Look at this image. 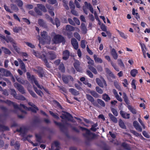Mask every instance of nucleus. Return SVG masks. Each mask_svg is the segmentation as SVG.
<instances>
[{
  "label": "nucleus",
  "mask_w": 150,
  "mask_h": 150,
  "mask_svg": "<svg viewBox=\"0 0 150 150\" xmlns=\"http://www.w3.org/2000/svg\"><path fill=\"white\" fill-rule=\"evenodd\" d=\"M79 127L82 131L86 130V133L83 134L82 135L87 140H91L96 137V135L91 132L89 129L81 126H79Z\"/></svg>",
  "instance_id": "f257e3e1"
},
{
  "label": "nucleus",
  "mask_w": 150,
  "mask_h": 150,
  "mask_svg": "<svg viewBox=\"0 0 150 150\" xmlns=\"http://www.w3.org/2000/svg\"><path fill=\"white\" fill-rule=\"evenodd\" d=\"M52 41L54 43L58 44L62 43L63 45L65 42V40L64 37L59 34L55 35L53 37Z\"/></svg>",
  "instance_id": "f03ea898"
},
{
  "label": "nucleus",
  "mask_w": 150,
  "mask_h": 150,
  "mask_svg": "<svg viewBox=\"0 0 150 150\" xmlns=\"http://www.w3.org/2000/svg\"><path fill=\"white\" fill-rule=\"evenodd\" d=\"M123 98L124 99L125 102L126 103V104L127 105V107L129 110L134 114H137V111L132 106L129 105V102L126 93L124 92L123 93Z\"/></svg>",
  "instance_id": "7ed1b4c3"
},
{
  "label": "nucleus",
  "mask_w": 150,
  "mask_h": 150,
  "mask_svg": "<svg viewBox=\"0 0 150 150\" xmlns=\"http://www.w3.org/2000/svg\"><path fill=\"white\" fill-rule=\"evenodd\" d=\"M32 69L33 71L38 75L39 77L42 79L45 76L46 72L42 67L38 66L36 67V69L33 68Z\"/></svg>",
  "instance_id": "20e7f679"
},
{
  "label": "nucleus",
  "mask_w": 150,
  "mask_h": 150,
  "mask_svg": "<svg viewBox=\"0 0 150 150\" xmlns=\"http://www.w3.org/2000/svg\"><path fill=\"white\" fill-rule=\"evenodd\" d=\"M46 18L53 25H56L57 28H58L60 25V21L58 18H56L54 21L52 18L48 14L45 15Z\"/></svg>",
  "instance_id": "39448f33"
},
{
  "label": "nucleus",
  "mask_w": 150,
  "mask_h": 150,
  "mask_svg": "<svg viewBox=\"0 0 150 150\" xmlns=\"http://www.w3.org/2000/svg\"><path fill=\"white\" fill-rule=\"evenodd\" d=\"M15 88H16L18 91L22 94L25 93V88L22 85L16 82L14 84Z\"/></svg>",
  "instance_id": "423d86ee"
},
{
  "label": "nucleus",
  "mask_w": 150,
  "mask_h": 150,
  "mask_svg": "<svg viewBox=\"0 0 150 150\" xmlns=\"http://www.w3.org/2000/svg\"><path fill=\"white\" fill-rule=\"evenodd\" d=\"M16 131L20 133L21 136L22 137H24L26 135L27 129L26 127H20L19 129H16Z\"/></svg>",
  "instance_id": "0eeeda50"
},
{
  "label": "nucleus",
  "mask_w": 150,
  "mask_h": 150,
  "mask_svg": "<svg viewBox=\"0 0 150 150\" xmlns=\"http://www.w3.org/2000/svg\"><path fill=\"white\" fill-rule=\"evenodd\" d=\"M10 43L12 45L16 52L18 53H19L20 52V49L17 46L16 42L15 41V40L10 37Z\"/></svg>",
  "instance_id": "6e6552de"
},
{
  "label": "nucleus",
  "mask_w": 150,
  "mask_h": 150,
  "mask_svg": "<svg viewBox=\"0 0 150 150\" xmlns=\"http://www.w3.org/2000/svg\"><path fill=\"white\" fill-rule=\"evenodd\" d=\"M62 79L63 81L66 84L68 83L69 81L73 82L74 80L73 78L70 75L63 76Z\"/></svg>",
  "instance_id": "1a4fd4ad"
},
{
  "label": "nucleus",
  "mask_w": 150,
  "mask_h": 150,
  "mask_svg": "<svg viewBox=\"0 0 150 150\" xmlns=\"http://www.w3.org/2000/svg\"><path fill=\"white\" fill-rule=\"evenodd\" d=\"M70 54L69 51L67 50H64L62 52V59L64 60H67L69 58Z\"/></svg>",
  "instance_id": "9d476101"
},
{
  "label": "nucleus",
  "mask_w": 150,
  "mask_h": 150,
  "mask_svg": "<svg viewBox=\"0 0 150 150\" xmlns=\"http://www.w3.org/2000/svg\"><path fill=\"white\" fill-rule=\"evenodd\" d=\"M96 81L98 84L101 88H103L104 84L105 86H107L105 81L104 79L103 80V82H102L99 79L96 78Z\"/></svg>",
  "instance_id": "9b49d317"
},
{
  "label": "nucleus",
  "mask_w": 150,
  "mask_h": 150,
  "mask_svg": "<svg viewBox=\"0 0 150 150\" xmlns=\"http://www.w3.org/2000/svg\"><path fill=\"white\" fill-rule=\"evenodd\" d=\"M86 96L87 99L91 102L94 105H97V104L96 102L95 101L94 99L89 94H86Z\"/></svg>",
  "instance_id": "f8f14e48"
},
{
  "label": "nucleus",
  "mask_w": 150,
  "mask_h": 150,
  "mask_svg": "<svg viewBox=\"0 0 150 150\" xmlns=\"http://www.w3.org/2000/svg\"><path fill=\"white\" fill-rule=\"evenodd\" d=\"M71 44L74 48L77 50L79 47V45L77 40L74 38H72L71 40Z\"/></svg>",
  "instance_id": "ddd939ff"
},
{
  "label": "nucleus",
  "mask_w": 150,
  "mask_h": 150,
  "mask_svg": "<svg viewBox=\"0 0 150 150\" xmlns=\"http://www.w3.org/2000/svg\"><path fill=\"white\" fill-rule=\"evenodd\" d=\"M41 122L40 119L38 117H36L33 120L31 124L32 127H36V124L40 123Z\"/></svg>",
  "instance_id": "4468645a"
},
{
  "label": "nucleus",
  "mask_w": 150,
  "mask_h": 150,
  "mask_svg": "<svg viewBox=\"0 0 150 150\" xmlns=\"http://www.w3.org/2000/svg\"><path fill=\"white\" fill-rule=\"evenodd\" d=\"M32 53L37 57L40 58L42 60L46 57L45 54H40L38 51H36L34 50H33Z\"/></svg>",
  "instance_id": "2eb2a0df"
},
{
  "label": "nucleus",
  "mask_w": 150,
  "mask_h": 150,
  "mask_svg": "<svg viewBox=\"0 0 150 150\" xmlns=\"http://www.w3.org/2000/svg\"><path fill=\"white\" fill-rule=\"evenodd\" d=\"M80 62L78 60L75 61L73 64V66L78 71H81V69L80 67Z\"/></svg>",
  "instance_id": "dca6fc26"
},
{
  "label": "nucleus",
  "mask_w": 150,
  "mask_h": 150,
  "mask_svg": "<svg viewBox=\"0 0 150 150\" xmlns=\"http://www.w3.org/2000/svg\"><path fill=\"white\" fill-rule=\"evenodd\" d=\"M66 113L67 114H62V115L60 116V117L63 119H67L68 120H70V118H72L73 117L69 112H66Z\"/></svg>",
  "instance_id": "f3484780"
},
{
  "label": "nucleus",
  "mask_w": 150,
  "mask_h": 150,
  "mask_svg": "<svg viewBox=\"0 0 150 150\" xmlns=\"http://www.w3.org/2000/svg\"><path fill=\"white\" fill-rule=\"evenodd\" d=\"M38 24L40 26L45 28H46L47 27V25L46 22L42 19H38Z\"/></svg>",
  "instance_id": "a211bd4d"
},
{
  "label": "nucleus",
  "mask_w": 150,
  "mask_h": 150,
  "mask_svg": "<svg viewBox=\"0 0 150 150\" xmlns=\"http://www.w3.org/2000/svg\"><path fill=\"white\" fill-rule=\"evenodd\" d=\"M133 125L134 127L136 130L140 132L142 131V129L141 127L139 125V124L137 121H134L133 122Z\"/></svg>",
  "instance_id": "6ab92c4d"
},
{
  "label": "nucleus",
  "mask_w": 150,
  "mask_h": 150,
  "mask_svg": "<svg viewBox=\"0 0 150 150\" xmlns=\"http://www.w3.org/2000/svg\"><path fill=\"white\" fill-rule=\"evenodd\" d=\"M6 117H5L4 118L5 121L4 123H0V131H6L8 130L9 129L8 127L4 125L6 122Z\"/></svg>",
  "instance_id": "aec40b11"
},
{
  "label": "nucleus",
  "mask_w": 150,
  "mask_h": 150,
  "mask_svg": "<svg viewBox=\"0 0 150 150\" xmlns=\"http://www.w3.org/2000/svg\"><path fill=\"white\" fill-rule=\"evenodd\" d=\"M54 123L57 126H59L60 128V130L62 132H63L64 129L65 128V127L64 125L62 124L60 122H58L56 121H54Z\"/></svg>",
  "instance_id": "412c9836"
},
{
  "label": "nucleus",
  "mask_w": 150,
  "mask_h": 150,
  "mask_svg": "<svg viewBox=\"0 0 150 150\" xmlns=\"http://www.w3.org/2000/svg\"><path fill=\"white\" fill-rule=\"evenodd\" d=\"M120 114L121 116L124 118L129 119L130 117V114L127 113L123 111L120 110Z\"/></svg>",
  "instance_id": "4be33fe9"
},
{
  "label": "nucleus",
  "mask_w": 150,
  "mask_h": 150,
  "mask_svg": "<svg viewBox=\"0 0 150 150\" xmlns=\"http://www.w3.org/2000/svg\"><path fill=\"white\" fill-rule=\"evenodd\" d=\"M10 144L11 146H13L15 149L17 150H19L20 147V144L19 142L16 141L15 143L14 144L12 141L10 142Z\"/></svg>",
  "instance_id": "5701e85b"
},
{
  "label": "nucleus",
  "mask_w": 150,
  "mask_h": 150,
  "mask_svg": "<svg viewBox=\"0 0 150 150\" xmlns=\"http://www.w3.org/2000/svg\"><path fill=\"white\" fill-rule=\"evenodd\" d=\"M111 54L114 59H116L118 58V55L116 50L114 48H112L110 52Z\"/></svg>",
  "instance_id": "b1692460"
},
{
  "label": "nucleus",
  "mask_w": 150,
  "mask_h": 150,
  "mask_svg": "<svg viewBox=\"0 0 150 150\" xmlns=\"http://www.w3.org/2000/svg\"><path fill=\"white\" fill-rule=\"evenodd\" d=\"M26 76L28 80H30L32 81H34L36 79L34 75L31 76L30 73L28 72L26 73Z\"/></svg>",
  "instance_id": "393cba45"
},
{
  "label": "nucleus",
  "mask_w": 150,
  "mask_h": 150,
  "mask_svg": "<svg viewBox=\"0 0 150 150\" xmlns=\"http://www.w3.org/2000/svg\"><path fill=\"white\" fill-rule=\"evenodd\" d=\"M37 7L38 9L44 12H46L47 11V9L45 8V6L42 4H37Z\"/></svg>",
  "instance_id": "a878e982"
},
{
  "label": "nucleus",
  "mask_w": 150,
  "mask_h": 150,
  "mask_svg": "<svg viewBox=\"0 0 150 150\" xmlns=\"http://www.w3.org/2000/svg\"><path fill=\"white\" fill-rule=\"evenodd\" d=\"M0 72L3 73L2 74L3 76H9V72L6 69L4 68L0 69Z\"/></svg>",
  "instance_id": "bb28decb"
},
{
  "label": "nucleus",
  "mask_w": 150,
  "mask_h": 150,
  "mask_svg": "<svg viewBox=\"0 0 150 150\" xmlns=\"http://www.w3.org/2000/svg\"><path fill=\"white\" fill-rule=\"evenodd\" d=\"M108 115L110 119L113 122L115 123H117V118L115 117H114L112 114L109 113L108 114Z\"/></svg>",
  "instance_id": "cd10ccee"
},
{
  "label": "nucleus",
  "mask_w": 150,
  "mask_h": 150,
  "mask_svg": "<svg viewBox=\"0 0 150 150\" xmlns=\"http://www.w3.org/2000/svg\"><path fill=\"white\" fill-rule=\"evenodd\" d=\"M69 91L72 95L74 96H77L79 94V91L74 88H71L69 89Z\"/></svg>",
  "instance_id": "c85d7f7f"
},
{
  "label": "nucleus",
  "mask_w": 150,
  "mask_h": 150,
  "mask_svg": "<svg viewBox=\"0 0 150 150\" xmlns=\"http://www.w3.org/2000/svg\"><path fill=\"white\" fill-rule=\"evenodd\" d=\"M16 80L18 82L23 85H26L29 83L28 82L27 80H23L20 78L16 79Z\"/></svg>",
  "instance_id": "c756f323"
},
{
  "label": "nucleus",
  "mask_w": 150,
  "mask_h": 150,
  "mask_svg": "<svg viewBox=\"0 0 150 150\" xmlns=\"http://www.w3.org/2000/svg\"><path fill=\"white\" fill-rule=\"evenodd\" d=\"M102 98L106 102H108L111 99L110 97L106 93H104L102 95Z\"/></svg>",
  "instance_id": "7c9ffc66"
},
{
  "label": "nucleus",
  "mask_w": 150,
  "mask_h": 150,
  "mask_svg": "<svg viewBox=\"0 0 150 150\" xmlns=\"http://www.w3.org/2000/svg\"><path fill=\"white\" fill-rule=\"evenodd\" d=\"M93 57L96 62L99 63L100 64L103 62V61L102 59L100 58L97 57L96 55L94 54Z\"/></svg>",
  "instance_id": "2f4dec72"
},
{
  "label": "nucleus",
  "mask_w": 150,
  "mask_h": 150,
  "mask_svg": "<svg viewBox=\"0 0 150 150\" xmlns=\"http://www.w3.org/2000/svg\"><path fill=\"white\" fill-rule=\"evenodd\" d=\"M118 122L119 125L120 127L124 129H126V127L122 119H119Z\"/></svg>",
  "instance_id": "473e14b6"
},
{
  "label": "nucleus",
  "mask_w": 150,
  "mask_h": 150,
  "mask_svg": "<svg viewBox=\"0 0 150 150\" xmlns=\"http://www.w3.org/2000/svg\"><path fill=\"white\" fill-rule=\"evenodd\" d=\"M86 7L88 8L92 13H93V8L92 5L90 3H88L87 2H85Z\"/></svg>",
  "instance_id": "72a5a7b5"
},
{
  "label": "nucleus",
  "mask_w": 150,
  "mask_h": 150,
  "mask_svg": "<svg viewBox=\"0 0 150 150\" xmlns=\"http://www.w3.org/2000/svg\"><path fill=\"white\" fill-rule=\"evenodd\" d=\"M121 146L124 147L125 149L130 150L131 148L129 144H128L125 142H123L122 143Z\"/></svg>",
  "instance_id": "f704fd0d"
},
{
  "label": "nucleus",
  "mask_w": 150,
  "mask_h": 150,
  "mask_svg": "<svg viewBox=\"0 0 150 150\" xmlns=\"http://www.w3.org/2000/svg\"><path fill=\"white\" fill-rule=\"evenodd\" d=\"M140 45L141 46V49H142V52L143 53L144 57H145L146 54V50H145L144 48L146 49V46L145 44H142L141 43H140Z\"/></svg>",
  "instance_id": "c9c22d12"
},
{
  "label": "nucleus",
  "mask_w": 150,
  "mask_h": 150,
  "mask_svg": "<svg viewBox=\"0 0 150 150\" xmlns=\"http://www.w3.org/2000/svg\"><path fill=\"white\" fill-rule=\"evenodd\" d=\"M56 57V55L52 53V52H50L48 55V59L50 60H53L55 59Z\"/></svg>",
  "instance_id": "e433bc0d"
},
{
  "label": "nucleus",
  "mask_w": 150,
  "mask_h": 150,
  "mask_svg": "<svg viewBox=\"0 0 150 150\" xmlns=\"http://www.w3.org/2000/svg\"><path fill=\"white\" fill-rule=\"evenodd\" d=\"M65 28L66 30L69 32L73 31L75 29L73 26L69 25H67L65 27Z\"/></svg>",
  "instance_id": "4c0bfd02"
},
{
  "label": "nucleus",
  "mask_w": 150,
  "mask_h": 150,
  "mask_svg": "<svg viewBox=\"0 0 150 150\" xmlns=\"http://www.w3.org/2000/svg\"><path fill=\"white\" fill-rule=\"evenodd\" d=\"M15 98L16 99L22 101L26 100V98L24 96L21 95H17Z\"/></svg>",
  "instance_id": "58836bf2"
},
{
  "label": "nucleus",
  "mask_w": 150,
  "mask_h": 150,
  "mask_svg": "<svg viewBox=\"0 0 150 150\" xmlns=\"http://www.w3.org/2000/svg\"><path fill=\"white\" fill-rule=\"evenodd\" d=\"M81 31L84 34L86 33L87 29L86 26H85V24L83 23H81Z\"/></svg>",
  "instance_id": "ea45409f"
},
{
  "label": "nucleus",
  "mask_w": 150,
  "mask_h": 150,
  "mask_svg": "<svg viewBox=\"0 0 150 150\" xmlns=\"http://www.w3.org/2000/svg\"><path fill=\"white\" fill-rule=\"evenodd\" d=\"M35 136L37 141L40 143L42 142V137L40 134H36Z\"/></svg>",
  "instance_id": "a19ab883"
},
{
  "label": "nucleus",
  "mask_w": 150,
  "mask_h": 150,
  "mask_svg": "<svg viewBox=\"0 0 150 150\" xmlns=\"http://www.w3.org/2000/svg\"><path fill=\"white\" fill-rule=\"evenodd\" d=\"M19 62L21 69L23 70L26 71L25 67L24 62L21 59L19 61Z\"/></svg>",
  "instance_id": "79ce46f5"
},
{
  "label": "nucleus",
  "mask_w": 150,
  "mask_h": 150,
  "mask_svg": "<svg viewBox=\"0 0 150 150\" xmlns=\"http://www.w3.org/2000/svg\"><path fill=\"white\" fill-rule=\"evenodd\" d=\"M138 73V71L136 69H134L132 70L130 72L131 75L133 77H135L136 74Z\"/></svg>",
  "instance_id": "37998d69"
},
{
  "label": "nucleus",
  "mask_w": 150,
  "mask_h": 150,
  "mask_svg": "<svg viewBox=\"0 0 150 150\" xmlns=\"http://www.w3.org/2000/svg\"><path fill=\"white\" fill-rule=\"evenodd\" d=\"M59 70H60L61 72L63 73L65 72V68L63 63H61L60 64V65H59Z\"/></svg>",
  "instance_id": "c03bdc74"
},
{
  "label": "nucleus",
  "mask_w": 150,
  "mask_h": 150,
  "mask_svg": "<svg viewBox=\"0 0 150 150\" xmlns=\"http://www.w3.org/2000/svg\"><path fill=\"white\" fill-rule=\"evenodd\" d=\"M34 88L35 91L39 96L42 97V95H43V93L40 90H38L37 88L35 86H34Z\"/></svg>",
  "instance_id": "a18cd8bd"
},
{
  "label": "nucleus",
  "mask_w": 150,
  "mask_h": 150,
  "mask_svg": "<svg viewBox=\"0 0 150 150\" xmlns=\"http://www.w3.org/2000/svg\"><path fill=\"white\" fill-rule=\"evenodd\" d=\"M88 68L90 69L95 74H97V72L96 69L93 67L92 66L89 65H88Z\"/></svg>",
  "instance_id": "49530a36"
},
{
  "label": "nucleus",
  "mask_w": 150,
  "mask_h": 150,
  "mask_svg": "<svg viewBox=\"0 0 150 150\" xmlns=\"http://www.w3.org/2000/svg\"><path fill=\"white\" fill-rule=\"evenodd\" d=\"M11 10L13 11L16 12L18 10L16 5L12 4L11 5Z\"/></svg>",
  "instance_id": "de8ad7c7"
},
{
  "label": "nucleus",
  "mask_w": 150,
  "mask_h": 150,
  "mask_svg": "<svg viewBox=\"0 0 150 150\" xmlns=\"http://www.w3.org/2000/svg\"><path fill=\"white\" fill-rule=\"evenodd\" d=\"M22 29V28L21 27L15 26L13 28V30L15 33H17L20 31Z\"/></svg>",
  "instance_id": "09e8293b"
},
{
  "label": "nucleus",
  "mask_w": 150,
  "mask_h": 150,
  "mask_svg": "<svg viewBox=\"0 0 150 150\" xmlns=\"http://www.w3.org/2000/svg\"><path fill=\"white\" fill-rule=\"evenodd\" d=\"M116 30L122 37L125 39H127V35H125L124 33L120 31L119 30H118V29H116Z\"/></svg>",
  "instance_id": "8fccbe9b"
},
{
  "label": "nucleus",
  "mask_w": 150,
  "mask_h": 150,
  "mask_svg": "<svg viewBox=\"0 0 150 150\" xmlns=\"http://www.w3.org/2000/svg\"><path fill=\"white\" fill-rule=\"evenodd\" d=\"M89 93L94 98H99V95L96 92L93 91H90Z\"/></svg>",
  "instance_id": "3c124183"
},
{
  "label": "nucleus",
  "mask_w": 150,
  "mask_h": 150,
  "mask_svg": "<svg viewBox=\"0 0 150 150\" xmlns=\"http://www.w3.org/2000/svg\"><path fill=\"white\" fill-rule=\"evenodd\" d=\"M63 5L65 8L67 10L69 9L68 6V2L66 0H63Z\"/></svg>",
  "instance_id": "603ef678"
},
{
  "label": "nucleus",
  "mask_w": 150,
  "mask_h": 150,
  "mask_svg": "<svg viewBox=\"0 0 150 150\" xmlns=\"http://www.w3.org/2000/svg\"><path fill=\"white\" fill-rule=\"evenodd\" d=\"M87 42L86 41V40H82L81 41V48L83 49H84L86 47V44H87Z\"/></svg>",
  "instance_id": "864d4df0"
},
{
  "label": "nucleus",
  "mask_w": 150,
  "mask_h": 150,
  "mask_svg": "<svg viewBox=\"0 0 150 150\" xmlns=\"http://www.w3.org/2000/svg\"><path fill=\"white\" fill-rule=\"evenodd\" d=\"M15 3H16L17 5L20 7H22L23 5V3L21 0H16Z\"/></svg>",
  "instance_id": "5fc2aeb1"
},
{
  "label": "nucleus",
  "mask_w": 150,
  "mask_h": 150,
  "mask_svg": "<svg viewBox=\"0 0 150 150\" xmlns=\"http://www.w3.org/2000/svg\"><path fill=\"white\" fill-rule=\"evenodd\" d=\"M97 101L98 103L102 107H104L105 106V102L101 99H98L97 100Z\"/></svg>",
  "instance_id": "6e6d98bb"
},
{
  "label": "nucleus",
  "mask_w": 150,
  "mask_h": 150,
  "mask_svg": "<svg viewBox=\"0 0 150 150\" xmlns=\"http://www.w3.org/2000/svg\"><path fill=\"white\" fill-rule=\"evenodd\" d=\"M118 64L120 67L125 68V66L122 59H117Z\"/></svg>",
  "instance_id": "4d7b16f0"
},
{
  "label": "nucleus",
  "mask_w": 150,
  "mask_h": 150,
  "mask_svg": "<svg viewBox=\"0 0 150 150\" xmlns=\"http://www.w3.org/2000/svg\"><path fill=\"white\" fill-rule=\"evenodd\" d=\"M97 125H98L97 123L94 124L93 125H92L91 127L90 128V129L93 132L96 131L97 130V129H98V128H96V127H97Z\"/></svg>",
  "instance_id": "13d9d810"
},
{
  "label": "nucleus",
  "mask_w": 150,
  "mask_h": 150,
  "mask_svg": "<svg viewBox=\"0 0 150 150\" xmlns=\"http://www.w3.org/2000/svg\"><path fill=\"white\" fill-rule=\"evenodd\" d=\"M0 39L1 40H4L6 42H8V38L7 37L6 38L5 36L0 34Z\"/></svg>",
  "instance_id": "bf43d9fd"
},
{
  "label": "nucleus",
  "mask_w": 150,
  "mask_h": 150,
  "mask_svg": "<svg viewBox=\"0 0 150 150\" xmlns=\"http://www.w3.org/2000/svg\"><path fill=\"white\" fill-rule=\"evenodd\" d=\"M28 91L30 94L33 98H38L36 94L33 91L29 89H28Z\"/></svg>",
  "instance_id": "052dcab7"
},
{
  "label": "nucleus",
  "mask_w": 150,
  "mask_h": 150,
  "mask_svg": "<svg viewBox=\"0 0 150 150\" xmlns=\"http://www.w3.org/2000/svg\"><path fill=\"white\" fill-rule=\"evenodd\" d=\"M111 110L114 115L116 117L118 115V112L114 108H111Z\"/></svg>",
  "instance_id": "680f3d73"
},
{
  "label": "nucleus",
  "mask_w": 150,
  "mask_h": 150,
  "mask_svg": "<svg viewBox=\"0 0 150 150\" xmlns=\"http://www.w3.org/2000/svg\"><path fill=\"white\" fill-rule=\"evenodd\" d=\"M45 63V65L46 66V67L48 68H50V66L49 64V63L48 62L47 59L46 57H45L42 60Z\"/></svg>",
  "instance_id": "e2e57ef3"
},
{
  "label": "nucleus",
  "mask_w": 150,
  "mask_h": 150,
  "mask_svg": "<svg viewBox=\"0 0 150 150\" xmlns=\"http://www.w3.org/2000/svg\"><path fill=\"white\" fill-rule=\"evenodd\" d=\"M49 112L50 114L54 118L57 119H58L59 118V117L58 116V115L57 114H55L53 112L50 111H49Z\"/></svg>",
  "instance_id": "0e129e2a"
},
{
  "label": "nucleus",
  "mask_w": 150,
  "mask_h": 150,
  "mask_svg": "<svg viewBox=\"0 0 150 150\" xmlns=\"http://www.w3.org/2000/svg\"><path fill=\"white\" fill-rule=\"evenodd\" d=\"M114 85L115 88L118 91H121V87L118 82L117 81H115L114 83Z\"/></svg>",
  "instance_id": "69168bd1"
},
{
  "label": "nucleus",
  "mask_w": 150,
  "mask_h": 150,
  "mask_svg": "<svg viewBox=\"0 0 150 150\" xmlns=\"http://www.w3.org/2000/svg\"><path fill=\"white\" fill-rule=\"evenodd\" d=\"M10 91L11 94L15 98L17 96L16 92L15 90L12 89H10Z\"/></svg>",
  "instance_id": "338daca9"
},
{
  "label": "nucleus",
  "mask_w": 150,
  "mask_h": 150,
  "mask_svg": "<svg viewBox=\"0 0 150 150\" xmlns=\"http://www.w3.org/2000/svg\"><path fill=\"white\" fill-rule=\"evenodd\" d=\"M35 12L37 13V14L38 15L41 16L42 15V12L37 7H35L34 8Z\"/></svg>",
  "instance_id": "774afa93"
}]
</instances>
